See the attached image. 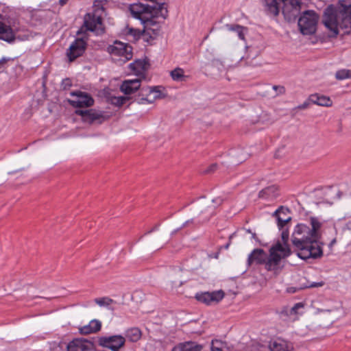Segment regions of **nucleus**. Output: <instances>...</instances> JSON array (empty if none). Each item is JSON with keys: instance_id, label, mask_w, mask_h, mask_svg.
Segmentation results:
<instances>
[{"instance_id": "f257e3e1", "label": "nucleus", "mask_w": 351, "mask_h": 351, "mask_svg": "<svg viewBox=\"0 0 351 351\" xmlns=\"http://www.w3.org/2000/svg\"><path fill=\"white\" fill-rule=\"evenodd\" d=\"M147 3H136L130 5V11L132 16L141 21L144 26L143 32L139 29L126 27L123 30L126 36H132L137 40L146 31L152 30L154 34L159 28L158 18L163 20L168 16L167 5L160 0H147Z\"/></svg>"}, {"instance_id": "f03ea898", "label": "nucleus", "mask_w": 351, "mask_h": 351, "mask_svg": "<svg viewBox=\"0 0 351 351\" xmlns=\"http://www.w3.org/2000/svg\"><path fill=\"white\" fill-rule=\"evenodd\" d=\"M291 240L300 258L306 261L322 257L323 244L317 241L310 232V227L306 224L298 223L295 226Z\"/></svg>"}, {"instance_id": "7ed1b4c3", "label": "nucleus", "mask_w": 351, "mask_h": 351, "mask_svg": "<svg viewBox=\"0 0 351 351\" xmlns=\"http://www.w3.org/2000/svg\"><path fill=\"white\" fill-rule=\"evenodd\" d=\"M322 23L328 31L330 38H336L339 34V28L348 34L351 31V3L345 0L340 1L337 7L329 5L325 9L322 16Z\"/></svg>"}, {"instance_id": "20e7f679", "label": "nucleus", "mask_w": 351, "mask_h": 351, "mask_svg": "<svg viewBox=\"0 0 351 351\" xmlns=\"http://www.w3.org/2000/svg\"><path fill=\"white\" fill-rule=\"evenodd\" d=\"M291 250L289 244H283L278 241L272 245L269 250V256L265 262V269L267 271H273L278 273L282 266H280V262L282 258L290 256Z\"/></svg>"}, {"instance_id": "39448f33", "label": "nucleus", "mask_w": 351, "mask_h": 351, "mask_svg": "<svg viewBox=\"0 0 351 351\" xmlns=\"http://www.w3.org/2000/svg\"><path fill=\"white\" fill-rule=\"evenodd\" d=\"M93 32L96 36H101L106 32V27L103 23L101 16L97 15L92 12L86 13L84 17V23L77 32V35H81L86 32Z\"/></svg>"}, {"instance_id": "423d86ee", "label": "nucleus", "mask_w": 351, "mask_h": 351, "mask_svg": "<svg viewBox=\"0 0 351 351\" xmlns=\"http://www.w3.org/2000/svg\"><path fill=\"white\" fill-rule=\"evenodd\" d=\"M319 19L318 14L313 10H306L298 19V27L303 35H312L315 33Z\"/></svg>"}, {"instance_id": "0eeeda50", "label": "nucleus", "mask_w": 351, "mask_h": 351, "mask_svg": "<svg viewBox=\"0 0 351 351\" xmlns=\"http://www.w3.org/2000/svg\"><path fill=\"white\" fill-rule=\"evenodd\" d=\"M88 34L77 35V38L67 49V60L73 62L84 55L87 48Z\"/></svg>"}, {"instance_id": "6e6552de", "label": "nucleus", "mask_w": 351, "mask_h": 351, "mask_svg": "<svg viewBox=\"0 0 351 351\" xmlns=\"http://www.w3.org/2000/svg\"><path fill=\"white\" fill-rule=\"evenodd\" d=\"M289 213L290 210L288 208L280 206L273 214V216L276 218L278 227L281 231V239L283 244H288L289 239L288 223L291 220V217L290 216L282 217V215H287Z\"/></svg>"}, {"instance_id": "1a4fd4ad", "label": "nucleus", "mask_w": 351, "mask_h": 351, "mask_svg": "<svg viewBox=\"0 0 351 351\" xmlns=\"http://www.w3.org/2000/svg\"><path fill=\"white\" fill-rule=\"evenodd\" d=\"M282 13L285 19L291 23L295 22L301 11L302 0H280Z\"/></svg>"}, {"instance_id": "9d476101", "label": "nucleus", "mask_w": 351, "mask_h": 351, "mask_svg": "<svg viewBox=\"0 0 351 351\" xmlns=\"http://www.w3.org/2000/svg\"><path fill=\"white\" fill-rule=\"evenodd\" d=\"M157 86H143L137 95L134 96V101L138 104H152L158 98L160 97V91Z\"/></svg>"}, {"instance_id": "9b49d317", "label": "nucleus", "mask_w": 351, "mask_h": 351, "mask_svg": "<svg viewBox=\"0 0 351 351\" xmlns=\"http://www.w3.org/2000/svg\"><path fill=\"white\" fill-rule=\"evenodd\" d=\"M107 52L112 56L122 58L123 62L128 61L132 58V47L128 43L115 40L112 45L108 46Z\"/></svg>"}, {"instance_id": "f8f14e48", "label": "nucleus", "mask_w": 351, "mask_h": 351, "mask_svg": "<svg viewBox=\"0 0 351 351\" xmlns=\"http://www.w3.org/2000/svg\"><path fill=\"white\" fill-rule=\"evenodd\" d=\"M100 346L110 349L112 351H119L125 343V337L120 335L103 336L98 339Z\"/></svg>"}, {"instance_id": "ddd939ff", "label": "nucleus", "mask_w": 351, "mask_h": 351, "mask_svg": "<svg viewBox=\"0 0 351 351\" xmlns=\"http://www.w3.org/2000/svg\"><path fill=\"white\" fill-rule=\"evenodd\" d=\"M71 95L73 98L71 99H67V103H69L75 108H88L93 106L94 104L93 98L87 93L73 91L71 93Z\"/></svg>"}, {"instance_id": "4468645a", "label": "nucleus", "mask_w": 351, "mask_h": 351, "mask_svg": "<svg viewBox=\"0 0 351 351\" xmlns=\"http://www.w3.org/2000/svg\"><path fill=\"white\" fill-rule=\"evenodd\" d=\"M75 113L82 117V121L88 123L97 121L101 123L105 119L104 112L96 110L95 109L88 110H76Z\"/></svg>"}, {"instance_id": "2eb2a0df", "label": "nucleus", "mask_w": 351, "mask_h": 351, "mask_svg": "<svg viewBox=\"0 0 351 351\" xmlns=\"http://www.w3.org/2000/svg\"><path fill=\"white\" fill-rule=\"evenodd\" d=\"M224 292L222 290H219L213 292L197 293L195 298L199 302L210 305L213 302H219L224 298Z\"/></svg>"}, {"instance_id": "dca6fc26", "label": "nucleus", "mask_w": 351, "mask_h": 351, "mask_svg": "<svg viewBox=\"0 0 351 351\" xmlns=\"http://www.w3.org/2000/svg\"><path fill=\"white\" fill-rule=\"evenodd\" d=\"M150 66L149 60L145 58V59H138L129 64V68L132 73L141 78L146 77V72L149 70Z\"/></svg>"}, {"instance_id": "f3484780", "label": "nucleus", "mask_w": 351, "mask_h": 351, "mask_svg": "<svg viewBox=\"0 0 351 351\" xmlns=\"http://www.w3.org/2000/svg\"><path fill=\"white\" fill-rule=\"evenodd\" d=\"M93 343L85 339H75L67 344V351H89Z\"/></svg>"}, {"instance_id": "a211bd4d", "label": "nucleus", "mask_w": 351, "mask_h": 351, "mask_svg": "<svg viewBox=\"0 0 351 351\" xmlns=\"http://www.w3.org/2000/svg\"><path fill=\"white\" fill-rule=\"evenodd\" d=\"M140 79L125 80L122 82L120 86V90L125 95H131L138 90L140 88Z\"/></svg>"}, {"instance_id": "6ab92c4d", "label": "nucleus", "mask_w": 351, "mask_h": 351, "mask_svg": "<svg viewBox=\"0 0 351 351\" xmlns=\"http://www.w3.org/2000/svg\"><path fill=\"white\" fill-rule=\"evenodd\" d=\"M279 196V189L276 185H271L263 189L258 193V197L267 201H273Z\"/></svg>"}, {"instance_id": "aec40b11", "label": "nucleus", "mask_w": 351, "mask_h": 351, "mask_svg": "<svg viewBox=\"0 0 351 351\" xmlns=\"http://www.w3.org/2000/svg\"><path fill=\"white\" fill-rule=\"evenodd\" d=\"M267 255L263 249H254L249 255L247 262L249 265L256 262L257 264H265Z\"/></svg>"}, {"instance_id": "412c9836", "label": "nucleus", "mask_w": 351, "mask_h": 351, "mask_svg": "<svg viewBox=\"0 0 351 351\" xmlns=\"http://www.w3.org/2000/svg\"><path fill=\"white\" fill-rule=\"evenodd\" d=\"M15 39L16 37L12 27L0 21V40L11 43Z\"/></svg>"}, {"instance_id": "4be33fe9", "label": "nucleus", "mask_w": 351, "mask_h": 351, "mask_svg": "<svg viewBox=\"0 0 351 351\" xmlns=\"http://www.w3.org/2000/svg\"><path fill=\"white\" fill-rule=\"evenodd\" d=\"M267 14L276 16L279 14L282 1L280 0H263Z\"/></svg>"}, {"instance_id": "5701e85b", "label": "nucleus", "mask_w": 351, "mask_h": 351, "mask_svg": "<svg viewBox=\"0 0 351 351\" xmlns=\"http://www.w3.org/2000/svg\"><path fill=\"white\" fill-rule=\"evenodd\" d=\"M202 346L197 344L194 341H185L180 343L171 351H201Z\"/></svg>"}, {"instance_id": "b1692460", "label": "nucleus", "mask_w": 351, "mask_h": 351, "mask_svg": "<svg viewBox=\"0 0 351 351\" xmlns=\"http://www.w3.org/2000/svg\"><path fill=\"white\" fill-rule=\"evenodd\" d=\"M101 322L98 319L91 320L88 324L80 328V332L83 335L96 333L101 330Z\"/></svg>"}, {"instance_id": "393cba45", "label": "nucleus", "mask_w": 351, "mask_h": 351, "mask_svg": "<svg viewBox=\"0 0 351 351\" xmlns=\"http://www.w3.org/2000/svg\"><path fill=\"white\" fill-rule=\"evenodd\" d=\"M308 100L311 103L325 107H330L332 105V101L329 97L320 95L319 94H312L309 96Z\"/></svg>"}, {"instance_id": "a878e982", "label": "nucleus", "mask_w": 351, "mask_h": 351, "mask_svg": "<svg viewBox=\"0 0 351 351\" xmlns=\"http://www.w3.org/2000/svg\"><path fill=\"white\" fill-rule=\"evenodd\" d=\"M225 27L230 32L237 33L239 38L241 40H245V32H247V28L240 25L239 24H226Z\"/></svg>"}, {"instance_id": "bb28decb", "label": "nucleus", "mask_w": 351, "mask_h": 351, "mask_svg": "<svg viewBox=\"0 0 351 351\" xmlns=\"http://www.w3.org/2000/svg\"><path fill=\"white\" fill-rule=\"evenodd\" d=\"M125 335L131 342H137L141 338L142 332L138 328L133 327L126 330Z\"/></svg>"}, {"instance_id": "cd10ccee", "label": "nucleus", "mask_w": 351, "mask_h": 351, "mask_svg": "<svg viewBox=\"0 0 351 351\" xmlns=\"http://www.w3.org/2000/svg\"><path fill=\"white\" fill-rule=\"evenodd\" d=\"M311 228H310V232L315 237L317 241H319L320 239V233L319 232L321 228L322 223L319 222L317 218L315 217H311L310 218Z\"/></svg>"}, {"instance_id": "c85d7f7f", "label": "nucleus", "mask_w": 351, "mask_h": 351, "mask_svg": "<svg viewBox=\"0 0 351 351\" xmlns=\"http://www.w3.org/2000/svg\"><path fill=\"white\" fill-rule=\"evenodd\" d=\"M107 3L108 0H95L93 5V12H91L102 16L105 12L104 6Z\"/></svg>"}, {"instance_id": "c756f323", "label": "nucleus", "mask_w": 351, "mask_h": 351, "mask_svg": "<svg viewBox=\"0 0 351 351\" xmlns=\"http://www.w3.org/2000/svg\"><path fill=\"white\" fill-rule=\"evenodd\" d=\"M269 347L271 351H291L287 343L282 340L274 341Z\"/></svg>"}, {"instance_id": "7c9ffc66", "label": "nucleus", "mask_w": 351, "mask_h": 351, "mask_svg": "<svg viewBox=\"0 0 351 351\" xmlns=\"http://www.w3.org/2000/svg\"><path fill=\"white\" fill-rule=\"evenodd\" d=\"M95 302L100 306L108 307L110 304L114 303V301L108 297H103V298H95Z\"/></svg>"}, {"instance_id": "2f4dec72", "label": "nucleus", "mask_w": 351, "mask_h": 351, "mask_svg": "<svg viewBox=\"0 0 351 351\" xmlns=\"http://www.w3.org/2000/svg\"><path fill=\"white\" fill-rule=\"evenodd\" d=\"M128 97L125 96H119V97H113L111 99V104L116 106H121L126 103L129 100Z\"/></svg>"}, {"instance_id": "473e14b6", "label": "nucleus", "mask_w": 351, "mask_h": 351, "mask_svg": "<svg viewBox=\"0 0 351 351\" xmlns=\"http://www.w3.org/2000/svg\"><path fill=\"white\" fill-rule=\"evenodd\" d=\"M171 76L173 80L182 81L184 78V71L180 68H176L171 72Z\"/></svg>"}, {"instance_id": "72a5a7b5", "label": "nucleus", "mask_w": 351, "mask_h": 351, "mask_svg": "<svg viewBox=\"0 0 351 351\" xmlns=\"http://www.w3.org/2000/svg\"><path fill=\"white\" fill-rule=\"evenodd\" d=\"M335 77L338 80L348 79V69H343L338 70L335 73Z\"/></svg>"}, {"instance_id": "f704fd0d", "label": "nucleus", "mask_w": 351, "mask_h": 351, "mask_svg": "<svg viewBox=\"0 0 351 351\" xmlns=\"http://www.w3.org/2000/svg\"><path fill=\"white\" fill-rule=\"evenodd\" d=\"M217 166L218 165L217 163H213V164L210 165L206 170H204V173H212L217 170Z\"/></svg>"}, {"instance_id": "c9c22d12", "label": "nucleus", "mask_w": 351, "mask_h": 351, "mask_svg": "<svg viewBox=\"0 0 351 351\" xmlns=\"http://www.w3.org/2000/svg\"><path fill=\"white\" fill-rule=\"evenodd\" d=\"M304 307V304L302 302H298L295 304V305L291 308V313L296 314L298 313V310L300 308Z\"/></svg>"}, {"instance_id": "e433bc0d", "label": "nucleus", "mask_w": 351, "mask_h": 351, "mask_svg": "<svg viewBox=\"0 0 351 351\" xmlns=\"http://www.w3.org/2000/svg\"><path fill=\"white\" fill-rule=\"evenodd\" d=\"M273 89L278 91L280 95H282L285 93V88L282 86L274 85Z\"/></svg>"}, {"instance_id": "4c0bfd02", "label": "nucleus", "mask_w": 351, "mask_h": 351, "mask_svg": "<svg viewBox=\"0 0 351 351\" xmlns=\"http://www.w3.org/2000/svg\"><path fill=\"white\" fill-rule=\"evenodd\" d=\"M193 223V219H190V220H188L186 221H185L181 227H180L179 228L176 229V230H174L173 232H172V234H176L177 232H178L180 230L182 229L183 228H184L185 226H188L189 223Z\"/></svg>"}, {"instance_id": "58836bf2", "label": "nucleus", "mask_w": 351, "mask_h": 351, "mask_svg": "<svg viewBox=\"0 0 351 351\" xmlns=\"http://www.w3.org/2000/svg\"><path fill=\"white\" fill-rule=\"evenodd\" d=\"M193 223V219H190V220H188L186 221H185L181 227H180L179 228L176 229V230H174L173 232H172V234H176L177 232H178L180 230L182 229L183 228H184L185 226H188L189 223Z\"/></svg>"}, {"instance_id": "ea45409f", "label": "nucleus", "mask_w": 351, "mask_h": 351, "mask_svg": "<svg viewBox=\"0 0 351 351\" xmlns=\"http://www.w3.org/2000/svg\"><path fill=\"white\" fill-rule=\"evenodd\" d=\"M9 59L6 58H3L0 60V72L3 70L5 68V65L8 62Z\"/></svg>"}, {"instance_id": "a19ab883", "label": "nucleus", "mask_w": 351, "mask_h": 351, "mask_svg": "<svg viewBox=\"0 0 351 351\" xmlns=\"http://www.w3.org/2000/svg\"><path fill=\"white\" fill-rule=\"evenodd\" d=\"M310 101L308 99L307 101H304L302 104L298 106V109L304 110L308 107Z\"/></svg>"}, {"instance_id": "79ce46f5", "label": "nucleus", "mask_w": 351, "mask_h": 351, "mask_svg": "<svg viewBox=\"0 0 351 351\" xmlns=\"http://www.w3.org/2000/svg\"><path fill=\"white\" fill-rule=\"evenodd\" d=\"M344 228L351 231V220H349L346 223Z\"/></svg>"}, {"instance_id": "37998d69", "label": "nucleus", "mask_w": 351, "mask_h": 351, "mask_svg": "<svg viewBox=\"0 0 351 351\" xmlns=\"http://www.w3.org/2000/svg\"><path fill=\"white\" fill-rule=\"evenodd\" d=\"M336 242H337L336 238L332 239L331 240V241L330 242V243L328 244L329 248H332V246L336 243Z\"/></svg>"}, {"instance_id": "c03bdc74", "label": "nucleus", "mask_w": 351, "mask_h": 351, "mask_svg": "<svg viewBox=\"0 0 351 351\" xmlns=\"http://www.w3.org/2000/svg\"><path fill=\"white\" fill-rule=\"evenodd\" d=\"M211 351H223L221 348L214 346L213 345L211 347Z\"/></svg>"}, {"instance_id": "a18cd8bd", "label": "nucleus", "mask_w": 351, "mask_h": 351, "mask_svg": "<svg viewBox=\"0 0 351 351\" xmlns=\"http://www.w3.org/2000/svg\"><path fill=\"white\" fill-rule=\"evenodd\" d=\"M213 202L217 204H221L222 202V199L220 197H217L216 199H214Z\"/></svg>"}, {"instance_id": "49530a36", "label": "nucleus", "mask_w": 351, "mask_h": 351, "mask_svg": "<svg viewBox=\"0 0 351 351\" xmlns=\"http://www.w3.org/2000/svg\"><path fill=\"white\" fill-rule=\"evenodd\" d=\"M26 113L28 114V117L27 118L30 117L31 115H32L31 109L30 108L26 109V110L25 112V114H26Z\"/></svg>"}, {"instance_id": "de8ad7c7", "label": "nucleus", "mask_w": 351, "mask_h": 351, "mask_svg": "<svg viewBox=\"0 0 351 351\" xmlns=\"http://www.w3.org/2000/svg\"><path fill=\"white\" fill-rule=\"evenodd\" d=\"M59 2L62 6L66 4V0H60Z\"/></svg>"}, {"instance_id": "09e8293b", "label": "nucleus", "mask_w": 351, "mask_h": 351, "mask_svg": "<svg viewBox=\"0 0 351 351\" xmlns=\"http://www.w3.org/2000/svg\"><path fill=\"white\" fill-rule=\"evenodd\" d=\"M66 81H67V86H69H69H71V80H70L69 78H67V79H66Z\"/></svg>"}, {"instance_id": "8fccbe9b", "label": "nucleus", "mask_w": 351, "mask_h": 351, "mask_svg": "<svg viewBox=\"0 0 351 351\" xmlns=\"http://www.w3.org/2000/svg\"><path fill=\"white\" fill-rule=\"evenodd\" d=\"M252 237L253 239H256V233H255V232H252Z\"/></svg>"}, {"instance_id": "3c124183", "label": "nucleus", "mask_w": 351, "mask_h": 351, "mask_svg": "<svg viewBox=\"0 0 351 351\" xmlns=\"http://www.w3.org/2000/svg\"><path fill=\"white\" fill-rule=\"evenodd\" d=\"M348 79H351V70L348 69Z\"/></svg>"}, {"instance_id": "603ef678", "label": "nucleus", "mask_w": 351, "mask_h": 351, "mask_svg": "<svg viewBox=\"0 0 351 351\" xmlns=\"http://www.w3.org/2000/svg\"><path fill=\"white\" fill-rule=\"evenodd\" d=\"M156 228H153L152 230H149V232H147V234H149L151 233L152 232H153Z\"/></svg>"}, {"instance_id": "864d4df0", "label": "nucleus", "mask_w": 351, "mask_h": 351, "mask_svg": "<svg viewBox=\"0 0 351 351\" xmlns=\"http://www.w3.org/2000/svg\"><path fill=\"white\" fill-rule=\"evenodd\" d=\"M229 245H230L229 243H227V244L224 246V247H225L226 249H228V247H229Z\"/></svg>"}, {"instance_id": "5fc2aeb1", "label": "nucleus", "mask_w": 351, "mask_h": 351, "mask_svg": "<svg viewBox=\"0 0 351 351\" xmlns=\"http://www.w3.org/2000/svg\"><path fill=\"white\" fill-rule=\"evenodd\" d=\"M247 232H249V233H251V234L252 233V232L251 231L250 229L247 230Z\"/></svg>"}, {"instance_id": "6e6d98bb", "label": "nucleus", "mask_w": 351, "mask_h": 351, "mask_svg": "<svg viewBox=\"0 0 351 351\" xmlns=\"http://www.w3.org/2000/svg\"><path fill=\"white\" fill-rule=\"evenodd\" d=\"M287 216H289V215H282V217H287Z\"/></svg>"}, {"instance_id": "4d7b16f0", "label": "nucleus", "mask_w": 351, "mask_h": 351, "mask_svg": "<svg viewBox=\"0 0 351 351\" xmlns=\"http://www.w3.org/2000/svg\"><path fill=\"white\" fill-rule=\"evenodd\" d=\"M317 285H311V287H317Z\"/></svg>"}]
</instances>
